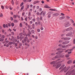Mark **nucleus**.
Here are the masks:
<instances>
[{
  "label": "nucleus",
  "mask_w": 75,
  "mask_h": 75,
  "mask_svg": "<svg viewBox=\"0 0 75 75\" xmlns=\"http://www.w3.org/2000/svg\"><path fill=\"white\" fill-rule=\"evenodd\" d=\"M13 42H9L8 43L9 45H12V44H13Z\"/></svg>",
  "instance_id": "nucleus-15"
},
{
  "label": "nucleus",
  "mask_w": 75,
  "mask_h": 75,
  "mask_svg": "<svg viewBox=\"0 0 75 75\" xmlns=\"http://www.w3.org/2000/svg\"><path fill=\"white\" fill-rule=\"evenodd\" d=\"M60 55H57L55 57V58H60Z\"/></svg>",
  "instance_id": "nucleus-7"
},
{
  "label": "nucleus",
  "mask_w": 75,
  "mask_h": 75,
  "mask_svg": "<svg viewBox=\"0 0 75 75\" xmlns=\"http://www.w3.org/2000/svg\"><path fill=\"white\" fill-rule=\"evenodd\" d=\"M66 45H65L62 46V47L63 48H66Z\"/></svg>",
  "instance_id": "nucleus-28"
},
{
  "label": "nucleus",
  "mask_w": 75,
  "mask_h": 75,
  "mask_svg": "<svg viewBox=\"0 0 75 75\" xmlns=\"http://www.w3.org/2000/svg\"><path fill=\"white\" fill-rule=\"evenodd\" d=\"M31 33L32 34H34V33H35V31H34V30H32L31 31Z\"/></svg>",
  "instance_id": "nucleus-18"
},
{
  "label": "nucleus",
  "mask_w": 75,
  "mask_h": 75,
  "mask_svg": "<svg viewBox=\"0 0 75 75\" xmlns=\"http://www.w3.org/2000/svg\"><path fill=\"white\" fill-rule=\"evenodd\" d=\"M40 30H43V27H41Z\"/></svg>",
  "instance_id": "nucleus-60"
},
{
  "label": "nucleus",
  "mask_w": 75,
  "mask_h": 75,
  "mask_svg": "<svg viewBox=\"0 0 75 75\" xmlns=\"http://www.w3.org/2000/svg\"><path fill=\"white\" fill-rule=\"evenodd\" d=\"M11 3H12V5H13V6L14 4V1H13V0H12V2H11Z\"/></svg>",
  "instance_id": "nucleus-33"
},
{
  "label": "nucleus",
  "mask_w": 75,
  "mask_h": 75,
  "mask_svg": "<svg viewBox=\"0 0 75 75\" xmlns=\"http://www.w3.org/2000/svg\"><path fill=\"white\" fill-rule=\"evenodd\" d=\"M31 34H28V37H31V36H30V35Z\"/></svg>",
  "instance_id": "nucleus-55"
},
{
  "label": "nucleus",
  "mask_w": 75,
  "mask_h": 75,
  "mask_svg": "<svg viewBox=\"0 0 75 75\" xmlns=\"http://www.w3.org/2000/svg\"><path fill=\"white\" fill-rule=\"evenodd\" d=\"M32 9L31 8L30 9L29 12H32Z\"/></svg>",
  "instance_id": "nucleus-42"
},
{
  "label": "nucleus",
  "mask_w": 75,
  "mask_h": 75,
  "mask_svg": "<svg viewBox=\"0 0 75 75\" xmlns=\"http://www.w3.org/2000/svg\"><path fill=\"white\" fill-rule=\"evenodd\" d=\"M24 5H23V6H22V7H21V9L22 10H23V9H24Z\"/></svg>",
  "instance_id": "nucleus-20"
},
{
  "label": "nucleus",
  "mask_w": 75,
  "mask_h": 75,
  "mask_svg": "<svg viewBox=\"0 0 75 75\" xmlns=\"http://www.w3.org/2000/svg\"><path fill=\"white\" fill-rule=\"evenodd\" d=\"M14 40V36H12V38L11 39V40Z\"/></svg>",
  "instance_id": "nucleus-48"
},
{
  "label": "nucleus",
  "mask_w": 75,
  "mask_h": 75,
  "mask_svg": "<svg viewBox=\"0 0 75 75\" xmlns=\"http://www.w3.org/2000/svg\"><path fill=\"white\" fill-rule=\"evenodd\" d=\"M19 35H20L21 37H22L23 36V33H20Z\"/></svg>",
  "instance_id": "nucleus-34"
},
{
  "label": "nucleus",
  "mask_w": 75,
  "mask_h": 75,
  "mask_svg": "<svg viewBox=\"0 0 75 75\" xmlns=\"http://www.w3.org/2000/svg\"><path fill=\"white\" fill-rule=\"evenodd\" d=\"M38 2H39V1H34L33 2V4H37V3H38Z\"/></svg>",
  "instance_id": "nucleus-13"
},
{
  "label": "nucleus",
  "mask_w": 75,
  "mask_h": 75,
  "mask_svg": "<svg viewBox=\"0 0 75 75\" xmlns=\"http://www.w3.org/2000/svg\"><path fill=\"white\" fill-rule=\"evenodd\" d=\"M32 27L33 28V29H34V28H35V27H34V24H32Z\"/></svg>",
  "instance_id": "nucleus-24"
},
{
  "label": "nucleus",
  "mask_w": 75,
  "mask_h": 75,
  "mask_svg": "<svg viewBox=\"0 0 75 75\" xmlns=\"http://www.w3.org/2000/svg\"><path fill=\"white\" fill-rule=\"evenodd\" d=\"M52 65H53V64H55V62H51L50 63Z\"/></svg>",
  "instance_id": "nucleus-21"
},
{
  "label": "nucleus",
  "mask_w": 75,
  "mask_h": 75,
  "mask_svg": "<svg viewBox=\"0 0 75 75\" xmlns=\"http://www.w3.org/2000/svg\"><path fill=\"white\" fill-rule=\"evenodd\" d=\"M8 24L9 27H10L11 26V24L10 23H8Z\"/></svg>",
  "instance_id": "nucleus-57"
},
{
  "label": "nucleus",
  "mask_w": 75,
  "mask_h": 75,
  "mask_svg": "<svg viewBox=\"0 0 75 75\" xmlns=\"http://www.w3.org/2000/svg\"><path fill=\"white\" fill-rule=\"evenodd\" d=\"M37 21L38 23V24L39 25H41V21H40V18L38 17L37 18Z\"/></svg>",
  "instance_id": "nucleus-1"
},
{
  "label": "nucleus",
  "mask_w": 75,
  "mask_h": 75,
  "mask_svg": "<svg viewBox=\"0 0 75 75\" xmlns=\"http://www.w3.org/2000/svg\"><path fill=\"white\" fill-rule=\"evenodd\" d=\"M73 44H75V39L73 40Z\"/></svg>",
  "instance_id": "nucleus-64"
},
{
  "label": "nucleus",
  "mask_w": 75,
  "mask_h": 75,
  "mask_svg": "<svg viewBox=\"0 0 75 75\" xmlns=\"http://www.w3.org/2000/svg\"><path fill=\"white\" fill-rule=\"evenodd\" d=\"M32 21H33V22H35V19L34 18H33L32 19Z\"/></svg>",
  "instance_id": "nucleus-44"
},
{
  "label": "nucleus",
  "mask_w": 75,
  "mask_h": 75,
  "mask_svg": "<svg viewBox=\"0 0 75 75\" xmlns=\"http://www.w3.org/2000/svg\"><path fill=\"white\" fill-rule=\"evenodd\" d=\"M69 33V34L70 35H72V32H70Z\"/></svg>",
  "instance_id": "nucleus-35"
},
{
  "label": "nucleus",
  "mask_w": 75,
  "mask_h": 75,
  "mask_svg": "<svg viewBox=\"0 0 75 75\" xmlns=\"http://www.w3.org/2000/svg\"><path fill=\"white\" fill-rule=\"evenodd\" d=\"M11 21H13V17H11Z\"/></svg>",
  "instance_id": "nucleus-39"
},
{
  "label": "nucleus",
  "mask_w": 75,
  "mask_h": 75,
  "mask_svg": "<svg viewBox=\"0 0 75 75\" xmlns=\"http://www.w3.org/2000/svg\"><path fill=\"white\" fill-rule=\"evenodd\" d=\"M53 13L52 12H51V11H50L48 12V15H51V14H53Z\"/></svg>",
  "instance_id": "nucleus-9"
},
{
  "label": "nucleus",
  "mask_w": 75,
  "mask_h": 75,
  "mask_svg": "<svg viewBox=\"0 0 75 75\" xmlns=\"http://www.w3.org/2000/svg\"><path fill=\"white\" fill-rule=\"evenodd\" d=\"M44 7H45V8H51L50 7L48 6V5H45L44 6Z\"/></svg>",
  "instance_id": "nucleus-8"
},
{
  "label": "nucleus",
  "mask_w": 75,
  "mask_h": 75,
  "mask_svg": "<svg viewBox=\"0 0 75 75\" xmlns=\"http://www.w3.org/2000/svg\"><path fill=\"white\" fill-rule=\"evenodd\" d=\"M24 41L25 42H27V39H24Z\"/></svg>",
  "instance_id": "nucleus-62"
},
{
  "label": "nucleus",
  "mask_w": 75,
  "mask_h": 75,
  "mask_svg": "<svg viewBox=\"0 0 75 75\" xmlns=\"http://www.w3.org/2000/svg\"><path fill=\"white\" fill-rule=\"evenodd\" d=\"M18 45L17 43H16L15 45V47H17Z\"/></svg>",
  "instance_id": "nucleus-46"
},
{
  "label": "nucleus",
  "mask_w": 75,
  "mask_h": 75,
  "mask_svg": "<svg viewBox=\"0 0 75 75\" xmlns=\"http://www.w3.org/2000/svg\"><path fill=\"white\" fill-rule=\"evenodd\" d=\"M14 22L15 23H17L18 22V21L16 20L15 19L14 20Z\"/></svg>",
  "instance_id": "nucleus-22"
},
{
  "label": "nucleus",
  "mask_w": 75,
  "mask_h": 75,
  "mask_svg": "<svg viewBox=\"0 0 75 75\" xmlns=\"http://www.w3.org/2000/svg\"><path fill=\"white\" fill-rule=\"evenodd\" d=\"M30 24H33V21H30Z\"/></svg>",
  "instance_id": "nucleus-56"
},
{
  "label": "nucleus",
  "mask_w": 75,
  "mask_h": 75,
  "mask_svg": "<svg viewBox=\"0 0 75 75\" xmlns=\"http://www.w3.org/2000/svg\"><path fill=\"white\" fill-rule=\"evenodd\" d=\"M19 26L20 27H23V25H22V23H20L19 24Z\"/></svg>",
  "instance_id": "nucleus-29"
},
{
  "label": "nucleus",
  "mask_w": 75,
  "mask_h": 75,
  "mask_svg": "<svg viewBox=\"0 0 75 75\" xmlns=\"http://www.w3.org/2000/svg\"><path fill=\"white\" fill-rule=\"evenodd\" d=\"M26 41L28 43H29V42H30V40L29 39L27 40Z\"/></svg>",
  "instance_id": "nucleus-49"
},
{
  "label": "nucleus",
  "mask_w": 75,
  "mask_h": 75,
  "mask_svg": "<svg viewBox=\"0 0 75 75\" xmlns=\"http://www.w3.org/2000/svg\"><path fill=\"white\" fill-rule=\"evenodd\" d=\"M71 73H73V74H72V75H74V73H75L74 72V70H72L71 72Z\"/></svg>",
  "instance_id": "nucleus-12"
},
{
  "label": "nucleus",
  "mask_w": 75,
  "mask_h": 75,
  "mask_svg": "<svg viewBox=\"0 0 75 75\" xmlns=\"http://www.w3.org/2000/svg\"><path fill=\"white\" fill-rule=\"evenodd\" d=\"M30 15H31V12H29L28 16H29V17H30Z\"/></svg>",
  "instance_id": "nucleus-43"
},
{
  "label": "nucleus",
  "mask_w": 75,
  "mask_h": 75,
  "mask_svg": "<svg viewBox=\"0 0 75 75\" xmlns=\"http://www.w3.org/2000/svg\"><path fill=\"white\" fill-rule=\"evenodd\" d=\"M28 32L29 34H31V32L30 31H29Z\"/></svg>",
  "instance_id": "nucleus-58"
},
{
  "label": "nucleus",
  "mask_w": 75,
  "mask_h": 75,
  "mask_svg": "<svg viewBox=\"0 0 75 75\" xmlns=\"http://www.w3.org/2000/svg\"><path fill=\"white\" fill-rule=\"evenodd\" d=\"M59 15V14L58 13H53L52 14V16H58Z\"/></svg>",
  "instance_id": "nucleus-3"
},
{
  "label": "nucleus",
  "mask_w": 75,
  "mask_h": 75,
  "mask_svg": "<svg viewBox=\"0 0 75 75\" xmlns=\"http://www.w3.org/2000/svg\"><path fill=\"white\" fill-rule=\"evenodd\" d=\"M72 28L70 27L69 28H68L67 30L66 31H71V30H72Z\"/></svg>",
  "instance_id": "nucleus-4"
},
{
  "label": "nucleus",
  "mask_w": 75,
  "mask_h": 75,
  "mask_svg": "<svg viewBox=\"0 0 75 75\" xmlns=\"http://www.w3.org/2000/svg\"><path fill=\"white\" fill-rule=\"evenodd\" d=\"M11 25L12 27H14V23H11Z\"/></svg>",
  "instance_id": "nucleus-26"
},
{
  "label": "nucleus",
  "mask_w": 75,
  "mask_h": 75,
  "mask_svg": "<svg viewBox=\"0 0 75 75\" xmlns=\"http://www.w3.org/2000/svg\"><path fill=\"white\" fill-rule=\"evenodd\" d=\"M13 18H17V16L14 15L13 16Z\"/></svg>",
  "instance_id": "nucleus-32"
},
{
  "label": "nucleus",
  "mask_w": 75,
  "mask_h": 75,
  "mask_svg": "<svg viewBox=\"0 0 75 75\" xmlns=\"http://www.w3.org/2000/svg\"><path fill=\"white\" fill-rule=\"evenodd\" d=\"M64 67V66H61L60 68H59V70L61 69H62Z\"/></svg>",
  "instance_id": "nucleus-40"
},
{
  "label": "nucleus",
  "mask_w": 75,
  "mask_h": 75,
  "mask_svg": "<svg viewBox=\"0 0 75 75\" xmlns=\"http://www.w3.org/2000/svg\"><path fill=\"white\" fill-rule=\"evenodd\" d=\"M69 42V41H66L65 42H64L62 43V44L63 45H66V44H68V43Z\"/></svg>",
  "instance_id": "nucleus-2"
},
{
  "label": "nucleus",
  "mask_w": 75,
  "mask_h": 75,
  "mask_svg": "<svg viewBox=\"0 0 75 75\" xmlns=\"http://www.w3.org/2000/svg\"><path fill=\"white\" fill-rule=\"evenodd\" d=\"M3 27L4 28H6V25L5 24H4L3 25Z\"/></svg>",
  "instance_id": "nucleus-61"
},
{
  "label": "nucleus",
  "mask_w": 75,
  "mask_h": 75,
  "mask_svg": "<svg viewBox=\"0 0 75 75\" xmlns=\"http://www.w3.org/2000/svg\"><path fill=\"white\" fill-rule=\"evenodd\" d=\"M35 39H38V36H35Z\"/></svg>",
  "instance_id": "nucleus-53"
},
{
  "label": "nucleus",
  "mask_w": 75,
  "mask_h": 75,
  "mask_svg": "<svg viewBox=\"0 0 75 75\" xmlns=\"http://www.w3.org/2000/svg\"><path fill=\"white\" fill-rule=\"evenodd\" d=\"M3 14L2 13H1L0 14V17H3Z\"/></svg>",
  "instance_id": "nucleus-36"
},
{
  "label": "nucleus",
  "mask_w": 75,
  "mask_h": 75,
  "mask_svg": "<svg viewBox=\"0 0 75 75\" xmlns=\"http://www.w3.org/2000/svg\"><path fill=\"white\" fill-rule=\"evenodd\" d=\"M62 49L60 47L58 49H56L57 51H60V50H61Z\"/></svg>",
  "instance_id": "nucleus-23"
},
{
  "label": "nucleus",
  "mask_w": 75,
  "mask_h": 75,
  "mask_svg": "<svg viewBox=\"0 0 75 75\" xmlns=\"http://www.w3.org/2000/svg\"><path fill=\"white\" fill-rule=\"evenodd\" d=\"M58 46L59 47H62V45L61 44H59L58 45Z\"/></svg>",
  "instance_id": "nucleus-52"
},
{
  "label": "nucleus",
  "mask_w": 75,
  "mask_h": 75,
  "mask_svg": "<svg viewBox=\"0 0 75 75\" xmlns=\"http://www.w3.org/2000/svg\"><path fill=\"white\" fill-rule=\"evenodd\" d=\"M38 32H40V30L39 28H38L37 30Z\"/></svg>",
  "instance_id": "nucleus-37"
},
{
  "label": "nucleus",
  "mask_w": 75,
  "mask_h": 75,
  "mask_svg": "<svg viewBox=\"0 0 75 75\" xmlns=\"http://www.w3.org/2000/svg\"><path fill=\"white\" fill-rule=\"evenodd\" d=\"M65 57L66 58H68V57H69V54H67L66 55H65Z\"/></svg>",
  "instance_id": "nucleus-25"
},
{
  "label": "nucleus",
  "mask_w": 75,
  "mask_h": 75,
  "mask_svg": "<svg viewBox=\"0 0 75 75\" xmlns=\"http://www.w3.org/2000/svg\"><path fill=\"white\" fill-rule=\"evenodd\" d=\"M71 53H72V52L71 51H70V52H68V54H71Z\"/></svg>",
  "instance_id": "nucleus-63"
},
{
  "label": "nucleus",
  "mask_w": 75,
  "mask_h": 75,
  "mask_svg": "<svg viewBox=\"0 0 75 75\" xmlns=\"http://www.w3.org/2000/svg\"><path fill=\"white\" fill-rule=\"evenodd\" d=\"M40 19L41 21H42V16H40Z\"/></svg>",
  "instance_id": "nucleus-27"
},
{
  "label": "nucleus",
  "mask_w": 75,
  "mask_h": 75,
  "mask_svg": "<svg viewBox=\"0 0 75 75\" xmlns=\"http://www.w3.org/2000/svg\"><path fill=\"white\" fill-rule=\"evenodd\" d=\"M19 46H22L23 44L21 43H19Z\"/></svg>",
  "instance_id": "nucleus-54"
},
{
  "label": "nucleus",
  "mask_w": 75,
  "mask_h": 75,
  "mask_svg": "<svg viewBox=\"0 0 75 75\" xmlns=\"http://www.w3.org/2000/svg\"><path fill=\"white\" fill-rule=\"evenodd\" d=\"M50 10L51 11H56V9H50Z\"/></svg>",
  "instance_id": "nucleus-17"
},
{
  "label": "nucleus",
  "mask_w": 75,
  "mask_h": 75,
  "mask_svg": "<svg viewBox=\"0 0 75 75\" xmlns=\"http://www.w3.org/2000/svg\"><path fill=\"white\" fill-rule=\"evenodd\" d=\"M39 8H40V6H37L36 7V8H37V9H39Z\"/></svg>",
  "instance_id": "nucleus-59"
},
{
  "label": "nucleus",
  "mask_w": 75,
  "mask_h": 75,
  "mask_svg": "<svg viewBox=\"0 0 75 75\" xmlns=\"http://www.w3.org/2000/svg\"><path fill=\"white\" fill-rule=\"evenodd\" d=\"M57 66H61V64L59 62L57 63Z\"/></svg>",
  "instance_id": "nucleus-14"
},
{
  "label": "nucleus",
  "mask_w": 75,
  "mask_h": 75,
  "mask_svg": "<svg viewBox=\"0 0 75 75\" xmlns=\"http://www.w3.org/2000/svg\"><path fill=\"white\" fill-rule=\"evenodd\" d=\"M35 25H36V26H37V24H38V25H38V22H36L35 23Z\"/></svg>",
  "instance_id": "nucleus-30"
},
{
  "label": "nucleus",
  "mask_w": 75,
  "mask_h": 75,
  "mask_svg": "<svg viewBox=\"0 0 75 75\" xmlns=\"http://www.w3.org/2000/svg\"><path fill=\"white\" fill-rule=\"evenodd\" d=\"M69 35H70L69 33H67L66 35V36H69Z\"/></svg>",
  "instance_id": "nucleus-41"
},
{
  "label": "nucleus",
  "mask_w": 75,
  "mask_h": 75,
  "mask_svg": "<svg viewBox=\"0 0 75 75\" xmlns=\"http://www.w3.org/2000/svg\"><path fill=\"white\" fill-rule=\"evenodd\" d=\"M4 39L3 38H0V41H4Z\"/></svg>",
  "instance_id": "nucleus-16"
},
{
  "label": "nucleus",
  "mask_w": 75,
  "mask_h": 75,
  "mask_svg": "<svg viewBox=\"0 0 75 75\" xmlns=\"http://www.w3.org/2000/svg\"><path fill=\"white\" fill-rule=\"evenodd\" d=\"M61 52L59 51L57 52L56 54L57 55H58V54H61Z\"/></svg>",
  "instance_id": "nucleus-11"
},
{
  "label": "nucleus",
  "mask_w": 75,
  "mask_h": 75,
  "mask_svg": "<svg viewBox=\"0 0 75 75\" xmlns=\"http://www.w3.org/2000/svg\"><path fill=\"white\" fill-rule=\"evenodd\" d=\"M25 45H26L27 46V45L28 47H30V44H28L27 43V42H25Z\"/></svg>",
  "instance_id": "nucleus-6"
},
{
  "label": "nucleus",
  "mask_w": 75,
  "mask_h": 75,
  "mask_svg": "<svg viewBox=\"0 0 75 75\" xmlns=\"http://www.w3.org/2000/svg\"><path fill=\"white\" fill-rule=\"evenodd\" d=\"M71 39V38H67V41H68V40H69Z\"/></svg>",
  "instance_id": "nucleus-38"
},
{
  "label": "nucleus",
  "mask_w": 75,
  "mask_h": 75,
  "mask_svg": "<svg viewBox=\"0 0 75 75\" xmlns=\"http://www.w3.org/2000/svg\"><path fill=\"white\" fill-rule=\"evenodd\" d=\"M24 5V2H22L20 5V7H21L22 6H23Z\"/></svg>",
  "instance_id": "nucleus-19"
},
{
  "label": "nucleus",
  "mask_w": 75,
  "mask_h": 75,
  "mask_svg": "<svg viewBox=\"0 0 75 75\" xmlns=\"http://www.w3.org/2000/svg\"><path fill=\"white\" fill-rule=\"evenodd\" d=\"M33 6L32 4H31L30 5V8H32L33 7Z\"/></svg>",
  "instance_id": "nucleus-51"
},
{
  "label": "nucleus",
  "mask_w": 75,
  "mask_h": 75,
  "mask_svg": "<svg viewBox=\"0 0 75 75\" xmlns=\"http://www.w3.org/2000/svg\"><path fill=\"white\" fill-rule=\"evenodd\" d=\"M65 18V16H61L59 18V19L60 20H62L63 19H64Z\"/></svg>",
  "instance_id": "nucleus-5"
},
{
  "label": "nucleus",
  "mask_w": 75,
  "mask_h": 75,
  "mask_svg": "<svg viewBox=\"0 0 75 75\" xmlns=\"http://www.w3.org/2000/svg\"><path fill=\"white\" fill-rule=\"evenodd\" d=\"M11 34H12V35H14V32H11Z\"/></svg>",
  "instance_id": "nucleus-47"
},
{
  "label": "nucleus",
  "mask_w": 75,
  "mask_h": 75,
  "mask_svg": "<svg viewBox=\"0 0 75 75\" xmlns=\"http://www.w3.org/2000/svg\"><path fill=\"white\" fill-rule=\"evenodd\" d=\"M42 15L43 16H44L45 15V12H43L42 14Z\"/></svg>",
  "instance_id": "nucleus-31"
},
{
  "label": "nucleus",
  "mask_w": 75,
  "mask_h": 75,
  "mask_svg": "<svg viewBox=\"0 0 75 75\" xmlns=\"http://www.w3.org/2000/svg\"><path fill=\"white\" fill-rule=\"evenodd\" d=\"M64 41H67V38H64Z\"/></svg>",
  "instance_id": "nucleus-45"
},
{
  "label": "nucleus",
  "mask_w": 75,
  "mask_h": 75,
  "mask_svg": "<svg viewBox=\"0 0 75 75\" xmlns=\"http://www.w3.org/2000/svg\"><path fill=\"white\" fill-rule=\"evenodd\" d=\"M61 15L62 16H65V14H64L63 13H61Z\"/></svg>",
  "instance_id": "nucleus-50"
},
{
  "label": "nucleus",
  "mask_w": 75,
  "mask_h": 75,
  "mask_svg": "<svg viewBox=\"0 0 75 75\" xmlns=\"http://www.w3.org/2000/svg\"><path fill=\"white\" fill-rule=\"evenodd\" d=\"M72 63V61L71 60H69L67 62V64H71Z\"/></svg>",
  "instance_id": "nucleus-10"
}]
</instances>
